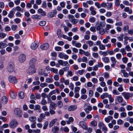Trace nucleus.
<instances>
[{
  "instance_id": "obj_1",
  "label": "nucleus",
  "mask_w": 133,
  "mask_h": 133,
  "mask_svg": "<svg viewBox=\"0 0 133 133\" xmlns=\"http://www.w3.org/2000/svg\"><path fill=\"white\" fill-rule=\"evenodd\" d=\"M15 66L14 64L12 62H10L8 63L7 67V69L8 71L10 73L12 72L14 70Z\"/></svg>"
},
{
  "instance_id": "obj_2",
  "label": "nucleus",
  "mask_w": 133,
  "mask_h": 133,
  "mask_svg": "<svg viewBox=\"0 0 133 133\" xmlns=\"http://www.w3.org/2000/svg\"><path fill=\"white\" fill-rule=\"evenodd\" d=\"M36 70L35 66H30L27 69V72L28 74L32 75L35 73Z\"/></svg>"
},
{
  "instance_id": "obj_3",
  "label": "nucleus",
  "mask_w": 133,
  "mask_h": 133,
  "mask_svg": "<svg viewBox=\"0 0 133 133\" xmlns=\"http://www.w3.org/2000/svg\"><path fill=\"white\" fill-rule=\"evenodd\" d=\"M18 123L16 120L15 119H13L9 124L10 127L12 128H14L16 127Z\"/></svg>"
},
{
  "instance_id": "obj_4",
  "label": "nucleus",
  "mask_w": 133,
  "mask_h": 133,
  "mask_svg": "<svg viewBox=\"0 0 133 133\" xmlns=\"http://www.w3.org/2000/svg\"><path fill=\"white\" fill-rule=\"evenodd\" d=\"M9 81L11 83L15 84L17 83V80L16 77L10 75L8 77Z\"/></svg>"
},
{
  "instance_id": "obj_5",
  "label": "nucleus",
  "mask_w": 133,
  "mask_h": 133,
  "mask_svg": "<svg viewBox=\"0 0 133 133\" xmlns=\"http://www.w3.org/2000/svg\"><path fill=\"white\" fill-rule=\"evenodd\" d=\"M22 111L19 108H17L14 110L15 114L17 117H21L22 116Z\"/></svg>"
},
{
  "instance_id": "obj_6",
  "label": "nucleus",
  "mask_w": 133,
  "mask_h": 133,
  "mask_svg": "<svg viewBox=\"0 0 133 133\" xmlns=\"http://www.w3.org/2000/svg\"><path fill=\"white\" fill-rule=\"evenodd\" d=\"M18 61L21 63H23L26 59V56L23 54H20L18 57Z\"/></svg>"
},
{
  "instance_id": "obj_7",
  "label": "nucleus",
  "mask_w": 133,
  "mask_h": 133,
  "mask_svg": "<svg viewBox=\"0 0 133 133\" xmlns=\"http://www.w3.org/2000/svg\"><path fill=\"white\" fill-rule=\"evenodd\" d=\"M122 95L124 96V98L126 99H129L130 97H132L133 95V94H130L128 93H126L124 92L122 93Z\"/></svg>"
},
{
  "instance_id": "obj_8",
  "label": "nucleus",
  "mask_w": 133,
  "mask_h": 133,
  "mask_svg": "<svg viewBox=\"0 0 133 133\" xmlns=\"http://www.w3.org/2000/svg\"><path fill=\"white\" fill-rule=\"evenodd\" d=\"M37 62V60L35 58H31L29 62V64L30 66L35 67V65Z\"/></svg>"
},
{
  "instance_id": "obj_9",
  "label": "nucleus",
  "mask_w": 133,
  "mask_h": 133,
  "mask_svg": "<svg viewBox=\"0 0 133 133\" xmlns=\"http://www.w3.org/2000/svg\"><path fill=\"white\" fill-rule=\"evenodd\" d=\"M79 125L85 130L87 129V124L84 121L80 122L79 123Z\"/></svg>"
},
{
  "instance_id": "obj_10",
  "label": "nucleus",
  "mask_w": 133,
  "mask_h": 133,
  "mask_svg": "<svg viewBox=\"0 0 133 133\" xmlns=\"http://www.w3.org/2000/svg\"><path fill=\"white\" fill-rule=\"evenodd\" d=\"M39 44L37 43L34 42L32 43L31 45V48L33 50L36 49L38 47Z\"/></svg>"
},
{
  "instance_id": "obj_11",
  "label": "nucleus",
  "mask_w": 133,
  "mask_h": 133,
  "mask_svg": "<svg viewBox=\"0 0 133 133\" xmlns=\"http://www.w3.org/2000/svg\"><path fill=\"white\" fill-rule=\"evenodd\" d=\"M9 94L10 97L13 99H15L16 97V93L14 91L10 90L9 92Z\"/></svg>"
},
{
  "instance_id": "obj_12",
  "label": "nucleus",
  "mask_w": 133,
  "mask_h": 133,
  "mask_svg": "<svg viewBox=\"0 0 133 133\" xmlns=\"http://www.w3.org/2000/svg\"><path fill=\"white\" fill-rule=\"evenodd\" d=\"M49 45L48 43H45L41 46V48L42 50H45L49 48Z\"/></svg>"
},
{
  "instance_id": "obj_13",
  "label": "nucleus",
  "mask_w": 133,
  "mask_h": 133,
  "mask_svg": "<svg viewBox=\"0 0 133 133\" xmlns=\"http://www.w3.org/2000/svg\"><path fill=\"white\" fill-rule=\"evenodd\" d=\"M77 108V105H71L69 107L68 110L69 111H73L75 110Z\"/></svg>"
},
{
  "instance_id": "obj_14",
  "label": "nucleus",
  "mask_w": 133,
  "mask_h": 133,
  "mask_svg": "<svg viewBox=\"0 0 133 133\" xmlns=\"http://www.w3.org/2000/svg\"><path fill=\"white\" fill-rule=\"evenodd\" d=\"M115 99L120 103L122 102L123 101V99L121 96H117L116 97Z\"/></svg>"
},
{
  "instance_id": "obj_15",
  "label": "nucleus",
  "mask_w": 133,
  "mask_h": 133,
  "mask_svg": "<svg viewBox=\"0 0 133 133\" xmlns=\"http://www.w3.org/2000/svg\"><path fill=\"white\" fill-rule=\"evenodd\" d=\"M57 120L56 118H55L52 119L50 122L49 124V127L50 128L51 127H52L56 122Z\"/></svg>"
},
{
  "instance_id": "obj_16",
  "label": "nucleus",
  "mask_w": 133,
  "mask_h": 133,
  "mask_svg": "<svg viewBox=\"0 0 133 133\" xmlns=\"http://www.w3.org/2000/svg\"><path fill=\"white\" fill-rule=\"evenodd\" d=\"M92 109V107L89 105L87 106V107L84 109V110L87 114L89 113V111H91Z\"/></svg>"
},
{
  "instance_id": "obj_17",
  "label": "nucleus",
  "mask_w": 133,
  "mask_h": 133,
  "mask_svg": "<svg viewBox=\"0 0 133 133\" xmlns=\"http://www.w3.org/2000/svg\"><path fill=\"white\" fill-rule=\"evenodd\" d=\"M7 46V44L4 43L3 42H0V49H2L5 48Z\"/></svg>"
},
{
  "instance_id": "obj_18",
  "label": "nucleus",
  "mask_w": 133,
  "mask_h": 133,
  "mask_svg": "<svg viewBox=\"0 0 133 133\" xmlns=\"http://www.w3.org/2000/svg\"><path fill=\"white\" fill-rule=\"evenodd\" d=\"M112 119L113 117L112 116H109L105 118L104 119V120L106 122L108 123Z\"/></svg>"
},
{
  "instance_id": "obj_19",
  "label": "nucleus",
  "mask_w": 133,
  "mask_h": 133,
  "mask_svg": "<svg viewBox=\"0 0 133 133\" xmlns=\"http://www.w3.org/2000/svg\"><path fill=\"white\" fill-rule=\"evenodd\" d=\"M90 10L91 11V14L92 15H95L96 13V11L94 10V8L92 6H91L90 8Z\"/></svg>"
},
{
  "instance_id": "obj_20",
  "label": "nucleus",
  "mask_w": 133,
  "mask_h": 133,
  "mask_svg": "<svg viewBox=\"0 0 133 133\" xmlns=\"http://www.w3.org/2000/svg\"><path fill=\"white\" fill-rule=\"evenodd\" d=\"M51 55L52 57V60H55L56 59L57 54L56 52H52Z\"/></svg>"
},
{
  "instance_id": "obj_21",
  "label": "nucleus",
  "mask_w": 133,
  "mask_h": 133,
  "mask_svg": "<svg viewBox=\"0 0 133 133\" xmlns=\"http://www.w3.org/2000/svg\"><path fill=\"white\" fill-rule=\"evenodd\" d=\"M59 129L57 126H54L52 130L53 132L54 133H57L58 132Z\"/></svg>"
},
{
  "instance_id": "obj_22",
  "label": "nucleus",
  "mask_w": 133,
  "mask_h": 133,
  "mask_svg": "<svg viewBox=\"0 0 133 133\" xmlns=\"http://www.w3.org/2000/svg\"><path fill=\"white\" fill-rule=\"evenodd\" d=\"M2 102L4 104L6 103L8 101V99L5 96H3L2 98Z\"/></svg>"
},
{
  "instance_id": "obj_23",
  "label": "nucleus",
  "mask_w": 133,
  "mask_h": 133,
  "mask_svg": "<svg viewBox=\"0 0 133 133\" xmlns=\"http://www.w3.org/2000/svg\"><path fill=\"white\" fill-rule=\"evenodd\" d=\"M110 38L109 36H107L106 38L104 39L102 41V42L104 44L107 43L109 42V40Z\"/></svg>"
},
{
  "instance_id": "obj_24",
  "label": "nucleus",
  "mask_w": 133,
  "mask_h": 133,
  "mask_svg": "<svg viewBox=\"0 0 133 133\" xmlns=\"http://www.w3.org/2000/svg\"><path fill=\"white\" fill-rule=\"evenodd\" d=\"M124 10L125 12H128L129 14H131L132 13V10L131 9H130L128 7L125 8Z\"/></svg>"
},
{
  "instance_id": "obj_25",
  "label": "nucleus",
  "mask_w": 133,
  "mask_h": 133,
  "mask_svg": "<svg viewBox=\"0 0 133 133\" xmlns=\"http://www.w3.org/2000/svg\"><path fill=\"white\" fill-rule=\"evenodd\" d=\"M31 17L33 19H39L41 18V16L40 15H32Z\"/></svg>"
},
{
  "instance_id": "obj_26",
  "label": "nucleus",
  "mask_w": 133,
  "mask_h": 133,
  "mask_svg": "<svg viewBox=\"0 0 133 133\" xmlns=\"http://www.w3.org/2000/svg\"><path fill=\"white\" fill-rule=\"evenodd\" d=\"M62 37L64 39H67L68 41H70L72 39V38L71 37H69L64 35H63Z\"/></svg>"
},
{
  "instance_id": "obj_27",
  "label": "nucleus",
  "mask_w": 133,
  "mask_h": 133,
  "mask_svg": "<svg viewBox=\"0 0 133 133\" xmlns=\"http://www.w3.org/2000/svg\"><path fill=\"white\" fill-rule=\"evenodd\" d=\"M97 122L95 121H92L90 123L91 126L94 127L96 126L97 125Z\"/></svg>"
},
{
  "instance_id": "obj_28",
  "label": "nucleus",
  "mask_w": 133,
  "mask_h": 133,
  "mask_svg": "<svg viewBox=\"0 0 133 133\" xmlns=\"http://www.w3.org/2000/svg\"><path fill=\"white\" fill-rule=\"evenodd\" d=\"M15 12L12 11H10L8 14V16L10 18H12L14 16Z\"/></svg>"
},
{
  "instance_id": "obj_29",
  "label": "nucleus",
  "mask_w": 133,
  "mask_h": 133,
  "mask_svg": "<svg viewBox=\"0 0 133 133\" xmlns=\"http://www.w3.org/2000/svg\"><path fill=\"white\" fill-rule=\"evenodd\" d=\"M29 120L33 122H36V118L34 116H30L29 118Z\"/></svg>"
},
{
  "instance_id": "obj_30",
  "label": "nucleus",
  "mask_w": 133,
  "mask_h": 133,
  "mask_svg": "<svg viewBox=\"0 0 133 133\" xmlns=\"http://www.w3.org/2000/svg\"><path fill=\"white\" fill-rule=\"evenodd\" d=\"M51 71L52 72L55 74H57L58 72V70L57 69L54 68H52L50 69Z\"/></svg>"
},
{
  "instance_id": "obj_31",
  "label": "nucleus",
  "mask_w": 133,
  "mask_h": 133,
  "mask_svg": "<svg viewBox=\"0 0 133 133\" xmlns=\"http://www.w3.org/2000/svg\"><path fill=\"white\" fill-rule=\"evenodd\" d=\"M121 72L123 74V76L125 77H128V74L125 72L124 70H122L121 71Z\"/></svg>"
},
{
  "instance_id": "obj_32",
  "label": "nucleus",
  "mask_w": 133,
  "mask_h": 133,
  "mask_svg": "<svg viewBox=\"0 0 133 133\" xmlns=\"http://www.w3.org/2000/svg\"><path fill=\"white\" fill-rule=\"evenodd\" d=\"M19 96L21 99H23L25 97L24 92H21L19 93Z\"/></svg>"
},
{
  "instance_id": "obj_33",
  "label": "nucleus",
  "mask_w": 133,
  "mask_h": 133,
  "mask_svg": "<svg viewBox=\"0 0 133 133\" xmlns=\"http://www.w3.org/2000/svg\"><path fill=\"white\" fill-rule=\"evenodd\" d=\"M54 80L52 78H47L45 79L46 82L50 83H51L53 82Z\"/></svg>"
},
{
  "instance_id": "obj_34",
  "label": "nucleus",
  "mask_w": 133,
  "mask_h": 133,
  "mask_svg": "<svg viewBox=\"0 0 133 133\" xmlns=\"http://www.w3.org/2000/svg\"><path fill=\"white\" fill-rule=\"evenodd\" d=\"M56 106V104L54 102L51 103L50 104V107H51V109L55 110L56 109L55 107Z\"/></svg>"
},
{
  "instance_id": "obj_35",
  "label": "nucleus",
  "mask_w": 133,
  "mask_h": 133,
  "mask_svg": "<svg viewBox=\"0 0 133 133\" xmlns=\"http://www.w3.org/2000/svg\"><path fill=\"white\" fill-rule=\"evenodd\" d=\"M41 107L39 105H36L35 106V108L34 109V110H39V112H41V110L40 109Z\"/></svg>"
},
{
  "instance_id": "obj_36",
  "label": "nucleus",
  "mask_w": 133,
  "mask_h": 133,
  "mask_svg": "<svg viewBox=\"0 0 133 133\" xmlns=\"http://www.w3.org/2000/svg\"><path fill=\"white\" fill-rule=\"evenodd\" d=\"M108 94L107 93H105L103 94L101 96V98L102 99H103L105 98H106L107 97H108Z\"/></svg>"
},
{
  "instance_id": "obj_37",
  "label": "nucleus",
  "mask_w": 133,
  "mask_h": 133,
  "mask_svg": "<svg viewBox=\"0 0 133 133\" xmlns=\"http://www.w3.org/2000/svg\"><path fill=\"white\" fill-rule=\"evenodd\" d=\"M57 104L58 107L59 108H62L63 105V103L61 101H58Z\"/></svg>"
},
{
  "instance_id": "obj_38",
  "label": "nucleus",
  "mask_w": 133,
  "mask_h": 133,
  "mask_svg": "<svg viewBox=\"0 0 133 133\" xmlns=\"http://www.w3.org/2000/svg\"><path fill=\"white\" fill-rule=\"evenodd\" d=\"M125 49L124 48H121L120 49V51L122 53L123 55L124 56L126 54V52Z\"/></svg>"
},
{
  "instance_id": "obj_39",
  "label": "nucleus",
  "mask_w": 133,
  "mask_h": 133,
  "mask_svg": "<svg viewBox=\"0 0 133 133\" xmlns=\"http://www.w3.org/2000/svg\"><path fill=\"white\" fill-rule=\"evenodd\" d=\"M108 98L109 99L110 103H112L114 101V99L112 97V95H108Z\"/></svg>"
},
{
  "instance_id": "obj_40",
  "label": "nucleus",
  "mask_w": 133,
  "mask_h": 133,
  "mask_svg": "<svg viewBox=\"0 0 133 133\" xmlns=\"http://www.w3.org/2000/svg\"><path fill=\"white\" fill-rule=\"evenodd\" d=\"M68 18L70 21L71 22L73 20L75 19L74 16L72 15L69 14L68 15Z\"/></svg>"
},
{
  "instance_id": "obj_41",
  "label": "nucleus",
  "mask_w": 133,
  "mask_h": 133,
  "mask_svg": "<svg viewBox=\"0 0 133 133\" xmlns=\"http://www.w3.org/2000/svg\"><path fill=\"white\" fill-rule=\"evenodd\" d=\"M107 8L108 9H111L112 6V3H107Z\"/></svg>"
},
{
  "instance_id": "obj_42",
  "label": "nucleus",
  "mask_w": 133,
  "mask_h": 133,
  "mask_svg": "<svg viewBox=\"0 0 133 133\" xmlns=\"http://www.w3.org/2000/svg\"><path fill=\"white\" fill-rule=\"evenodd\" d=\"M102 61L105 63H108L109 62V59L108 57H105L102 58Z\"/></svg>"
},
{
  "instance_id": "obj_43",
  "label": "nucleus",
  "mask_w": 133,
  "mask_h": 133,
  "mask_svg": "<svg viewBox=\"0 0 133 133\" xmlns=\"http://www.w3.org/2000/svg\"><path fill=\"white\" fill-rule=\"evenodd\" d=\"M98 125V127L100 129H102L105 125L102 122L99 123Z\"/></svg>"
},
{
  "instance_id": "obj_44",
  "label": "nucleus",
  "mask_w": 133,
  "mask_h": 133,
  "mask_svg": "<svg viewBox=\"0 0 133 133\" xmlns=\"http://www.w3.org/2000/svg\"><path fill=\"white\" fill-rule=\"evenodd\" d=\"M111 28V26L109 24H107L105 28V31L108 32L109 30V29Z\"/></svg>"
},
{
  "instance_id": "obj_45",
  "label": "nucleus",
  "mask_w": 133,
  "mask_h": 133,
  "mask_svg": "<svg viewBox=\"0 0 133 133\" xmlns=\"http://www.w3.org/2000/svg\"><path fill=\"white\" fill-rule=\"evenodd\" d=\"M61 130L64 131L65 132H68L69 131V129L67 127H65L63 128H62Z\"/></svg>"
},
{
  "instance_id": "obj_46",
  "label": "nucleus",
  "mask_w": 133,
  "mask_h": 133,
  "mask_svg": "<svg viewBox=\"0 0 133 133\" xmlns=\"http://www.w3.org/2000/svg\"><path fill=\"white\" fill-rule=\"evenodd\" d=\"M17 26L16 25H13L11 26V29L13 31H15L17 29Z\"/></svg>"
},
{
  "instance_id": "obj_47",
  "label": "nucleus",
  "mask_w": 133,
  "mask_h": 133,
  "mask_svg": "<svg viewBox=\"0 0 133 133\" xmlns=\"http://www.w3.org/2000/svg\"><path fill=\"white\" fill-rule=\"evenodd\" d=\"M129 29V26L128 25L124 26L123 28V30L124 31H127Z\"/></svg>"
},
{
  "instance_id": "obj_48",
  "label": "nucleus",
  "mask_w": 133,
  "mask_h": 133,
  "mask_svg": "<svg viewBox=\"0 0 133 133\" xmlns=\"http://www.w3.org/2000/svg\"><path fill=\"white\" fill-rule=\"evenodd\" d=\"M86 43L89 45L90 47L92 46L94 44V42L91 41H87Z\"/></svg>"
},
{
  "instance_id": "obj_49",
  "label": "nucleus",
  "mask_w": 133,
  "mask_h": 133,
  "mask_svg": "<svg viewBox=\"0 0 133 133\" xmlns=\"http://www.w3.org/2000/svg\"><path fill=\"white\" fill-rule=\"evenodd\" d=\"M61 31L60 29H58L57 31V34L58 37L59 38L61 37Z\"/></svg>"
},
{
  "instance_id": "obj_50",
  "label": "nucleus",
  "mask_w": 133,
  "mask_h": 133,
  "mask_svg": "<svg viewBox=\"0 0 133 133\" xmlns=\"http://www.w3.org/2000/svg\"><path fill=\"white\" fill-rule=\"evenodd\" d=\"M55 94V90H53L49 93L48 95H47V97H48V96H49V97H50L51 95H52L53 94Z\"/></svg>"
},
{
  "instance_id": "obj_51",
  "label": "nucleus",
  "mask_w": 133,
  "mask_h": 133,
  "mask_svg": "<svg viewBox=\"0 0 133 133\" xmlns=\"http://www.w3.org/2000/svg\"><path fill=\"white\" fill-rule=\"evenodd\" d=\"M41 104L43 105H45L47 104V101L45 100L44 98H42V100L41 102Z\"/></svg>"
},
{
  "instance_id": "obj_52",
  "label": "nucleus",
  "mask_w": 133,
  "mask_h": 133,
  "mask_svg": "<svg viewBox=\"0 0 133 133\" xmlns=\"http://www.w3.org/2000/svg\"><path fill=\"white\" fill-rule=\"evenodd\" d=\"M48 85V84L46 83H41L40 85V86L42 88H44L45 87H47Z\"/></svg>"
},
{
  "instance_id": "obj_53",
  "label": "nucleus",
  "mask_w": 133,
  "mask_h": 133,
  "mask_svg": "<svg viewBox=\"0 0 133 133\" xmlns=\"http://www.w3.org/2000/svg\"><path fill=\"white\" fill-rule=\"evenodd\" d=\"M99 31V34L101 35H103L105 33L104 30L103 28H101Z\"/></svg>"
},
{
  "instance_id": "obj_54",
  "label": "nucleus",
  "mask_w": 133,
  "mask_h": 133,
  "mask_svg": "<svg viewBox=\"0 0 133 133\" xmlns=\"http://www.w3.org/2000/svg\"><path fill=\"white\" fill-rule=\"evenodd\" d=\"M91 81L94 84L97 83L98 82V79L95 78H93L91 79Z\"/></svg>"
},
{
  "instance_id": "obj_55",
  "label": "nucleus",
  "mask_w": 133,
  "mask_h": 133,
  "mask_svg": "<svg viewBox=\"0 0 133 133\" xmlns=\"http://www.w3.org/2000/svg\"><path fill=\"white\" fill-rule=\"evenodd\" d=\"M110 60H111L112 63H116L117 61L115 58L114 57H111L110 58Z\"/></svg>"
},
{
  "instance_id": "obj_56",
  "label": "nucleus",
  "mask_w": 133,
  "mask_h": 133,
  "mask_svg": "<svg viewBox=\"0 0 133 133\" xmlns=\"http://www.w3.org/2000/svg\"><path fill=\"white\" fill-rule=\"evenodd\" d=\"M106 21L108 23L110 24H113L114 23V21L113 20L110 18L107 19L106 20Z\"/></svg>"
},
{
  "instance_id": "obj_57",
  "label": "nucleus",
  "mask_w": 133,
  "mask_h": 133,
  "mask_svg": "<svg viewBox=\"0 0 133 133\" xmlns=\"http://www.w3.org/2000/svg\"><path fill=\"white\" fill-rule=\"evenodd\" d=\"M122 60L123 63L126 64L128 62V58L126 57H124L122 58Z\"/></svg>"
},
{
  "instance_id": "obj_58",
  "label": "nucleus",
  "mask_w": 133,
  "mask_h": 133,
  "mask_svg": "<svg viewBox=\"0 0 133 133\" xmlns=\"http://www.w3.org/2000/svg\"><path fill=\"white\" fill-rule=\"evenodd\" d=\"M6 36V34L3 32L0 33V38H4Z\"/></svg>"
},
{
  "instance_id": "obj_59",
  "label": "nucleus",
  "mask_w": 133,
  "mask_h": 133,
  "mask_svg": "<svg viewBox=\"0 0 133 133\" xmlns=\"http://www.w3.org/2000/svg\"><path fill=\"white\" fill-rule=\"evenodd\" d=\"M125 50L128 51H130L131 50V48L129 45H127L125 47Z\"/></svg>"
},
{
  "instance_id": "obj_60",
  "label": "nucleus",
  "mask_w": 133,
  "mask_h": 133,
  "mask_svg": "<svg viewBox=\"0 0 133 133\" xmlns=\"http://www.w3.org/2000/svg\"><path fill=\"white\" fill-rule=\"evenodd\" d=\"M48 121H46L44 123V125L43 127V128L44 129H46L48 127Z\"/></svg>"
},
{
  "instance_id": "obj_61",
  "label": "nucleus",
  "mask_w": 133,
  "mask_h": 133,
  "mask_svg": "<svg viewBox=\"0 0 133 133\" xmlns=\"http://www.w3.org/2000/svg\"><path fill=\"white\" fill-rule=\"evenodd\" d=\"M46 22L44 21H41L39 23V25L41 26H44Z\"/></svg>"
},
{
  "instance_id": "obj_62",
  "label": "nucleus",
  "mask_w": 133,
  "mask_h": 133,
  "mask_svg": "<svg viewBox=\"0 0 133 133\" xmlns=\"http://www.w3.org/2000/svg\"><path fill=\"white\" fill-rule=\"evenodd\" d=\"M104 77L105 78H108L109 77V74L108 72H106L104 74Z\"/></svg>"
},
{
  "instance_id": "obj_63",
  "label": "nucleus",
  "mask_w": 133,
  "mask_h": 133,
  "mask_svg": "<svg viewBox=\"0 0 133 133\" xmlns=\"http://www.w3.org/2000/svg\"><path fill=\"white\" fill-rule=\"evenodd\" d=\"M112 15V13L110 11H108L106 14V16L108 17H110Z\"/></svg>"
},
{
  "instance_id": "obj_64",
  "label": "nucleus",
  "mask_w": 133,
  "mask_h": 133,
  "mask_svg": "<svg viewBox=\"0 0 133 133\" xmlns=\"http://www.w3.org/2000/svg\"><path fill=\"white\" fill-rule=\"evenodd\" d=\"M42 108L44 111H47L48 110V108L46 105H43L42 107Z\"/></svg>"
}]
</instances>
